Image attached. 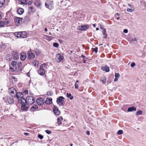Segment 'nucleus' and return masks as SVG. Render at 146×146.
Returning a JSON list of instances; mask_svg holds the SVG:
<instances>
[{"mask_svg": "<svg viewBox=\"0 0 146 146\" xmlns=\"http://www.w3.org/2000/svg\"><path fill=\"white\" fill-rule=\"evenodd\" d=\"M13 55L14 57V59L15 60H17L19 59V55L17 52H14L13 54Z\"/></svg>", "mask_w": 146, "mask_h": 146, "instance_id": "nucleus-22", "label": "nucleus"}, {"mask_svg": "<svg viewBox=\"0 0 146 146\" xmlns=\"http://www.w3.org/2000/svg\"><path fill=\"white\" fill-rule=\"evenodd\" d=\"M136 38H134L132 39L131 40L133 41H137Z\"/></svg>", "mask_w": 146, "mask_h": 146, "instance_id": "nucleus-56", "label": "nucleus"}, {"mask_svg": "<svg viewBox=\"0 0 146 146\" xmlns=\"http://www.w3.org/2000/svg\"><path fill=\"white\" fill-rule=\"evenodd\" d=\"M15 96L17 97L18 100L23 98V94L19 92L15 94Z\"/></svg>", "mask_w": 146, "mask_h": 146, "instance_id": "nucleus-15", "label": "nucleus"}, {"mask_svg": "<svg viewBox=\"0 0 146 146\" xmlns=\"http://www.w3.org/2000/svg\"><path fill=\"white\" fill-rule=\"evenodd\" d=\"M22 64L21 62H19L17 64V67L15 68V71L19 72L23 70Z\"/></svg>", "mask_w": 146, "mask_h": 146, "instance_id": "nucleus-10", "label": "nucleus"}, {"mask_svg": "<svg viewBox=\"0 0 146 146\" xmlns=\"http://www.w3.org/2000/svg\"><path fill=\"white\" fill-rule=\"evenodd\" d=\"M17 12L18 14L21 15L23 13L24 10L22 8H19L18 9Z\"/></svg>", "mask_w": 146, "mask_h": 146, "instance_id": "nucleus-23", "label": "nucleus"}, {"mask_svg": "<svg viewBox=\"0 0 146 146\" xmlns=\"http://www.w3.org/2000/svg\"><path fill=\"white\" fill-rule=\"evenodd\" d=\"M123 133V131L121 130H119L118 131V132H117V133L119 135H120L122 134Z\"/></svg>", "mask_w": 146, "mask_h": 146, "instance_id": "nucleus-38", "label": "nucleus"}, {"mask_svg": "<svg viewBox=\"0 0 146 146\" xmlns=\"http://www.w3.org/2000/svg\"><path fill=\"white\" fill-rule=\"evenodd\" d=\"M29 11L30 12H34L35 10L34 9L33 7L31 6V7L29 9Z\"/></svg>", "mask_w": 146, "mask_h": 146, "instance_id": "nucleus-35", "label": "nucleus"}, {"mask_svg": "<svg viewBox=\"0 0 146 146\" xmlns=\"http://www.w3.org/2000/svg\"><path fill=\"white\" fill-rule=\"evenodd\" d=\"M38 108V106L34 104L33 106L31 108V110L32 111H34L35 109H37Z\"/></svg>", "mask_w": 146, "mask_h": 146, "instance_id": "nucleus-28", "label": "nucleus"}, {"mask_svg": "<svg viewBox=\"0 0 146 146\" xmlns=\"http://www.w3.org/2000/svg\"><path fill=\"white\" fill-rule=\"evenodd\" d=\"M28 105L27 103L23 105H22L21 106V109L23 110L27 111L28 108Z\"/></svg>", "mask_w": 146, "mask_h": 146, "instance_id": "nucleus-19", "label": "nucleus"}, {"mask_svg": "<svg viewBox=\"0 0 146 146\" xmlns=\"http://www.w3.org/2000/svg\"><path fill=\"white\" fill-rule=\"evenodd\" d=\"M24 134L26 135H29V133H24Z\"/></svg>", "mask_w": 146, "mask_h": 146, "instance_id": "nucleus-55", "label": "nucleus"}, {"mask_svg": "<svg viewBox=\"0 0 146 146\" xmlns=\"http://www.w3.org/2000/svg\"><path fill=\"white\" fill-rule=\"evenodd\" d=\"M32 3V1L30 0L28 2H27V4L29 5H31Z\"/></svg>", "mask_w": 146, "mask_h": 146, "instance_id": "nucleus-49", "label": "nucleus"}, {"mask_svg": "<svg viewBox=\"0 0 146 146\" xmlns=\"http://www.w3.org/2000/svg\"><path fill=\"white\" fill-rule=\"evenodd\" d=\"M116 15H118V16H119L120 15H119V13H117L116 14Z\"/></svg>", "mask_w": 146, "mask_h": 146, "instance_id": "nucleus-64", "label": "nucleus"}, {"mask_svg": "<svg viewBox=\"0 0 146 146\" xmlns=\"http://www.w3.org/2000/svg\"><path fill=\"white\" fill-rule=\"evenodd\" d=\"M83 62L84 63H85L86 62V60L85 59H84L83 60Z\"/></svg>", "mask_w": 146, "mask_h": 146, "instance_id": "nucleus-60", "label": "nucleus"}, {"mask_svg": "<svg viewBox=\"0 0 146 146\" xmlns=\"http://www.w3.org/2000/svg\"><path fill=\"white\" fill-rule=\"evenodd\" d=\"M53 111L54 113L56 115H59L60 113V111L57 107L54 106L53 108Z\"/></svg>", "mask_w": 146, "mask_h": 146, "instance_id": "nucleus-13", "label": "nucleus"}, {"mask_svg": "<svg viewBox=\"0 0 146 146\" xmlns=\"http://www.w3.org/2000/svg\"><path fill=\"white\" fill-rule=\"evenodd\" d=\"M56 59L58 62H60L63 59V56L59 53L57 54L56 56Z\"/></svg>", "mask_w": 146, "mask_h": 146, "instance_id": "nucleus-14", "label": "nucleus"}, {"mask_svg": "<svg viewBox=\"0 0 146 146\" xmlns=\"http://www.w3.org/2000/svg\"><path fill=\"white\" fill-rule=\"evenodd\" d=\"M28 0H21V3L23 4L27 5V1Z\"/></svg>", "mask_w": 146, "mask_h": 146, "instance_id": "nucleus-36", "label": "nucleus"}, {"mask_svg": "<svg viewBox=\"0 0 146 146\" xmlns=\"http://www.w3.org/2000/svg\"><path fill=\"white\" fill-rule=\"evenodd\" d=\"M4 25V22L1 21H0V27H2Z\"/></svg>", "mask_w": 146, "mask_h": 146, "instance_id": "nucleus-42", "label": "nucleus"}, {"mask_svg": "<svg viewBox=\"0 0 146 146\" xmlns=\"http://www.w3.org/2000/svg\"><path fill=\"white\" fill-rule=\"evenodd\" d=\"M106 33V30L105 29H103V31H102V34L104 36V38L106 39L107 37V35Z\"/></svg>", "mask_w": 146, "mask_h": 146, "instance_id": "nucleus-27", "label": "nucleus"}, {"mask_svg": "<svg viewBox=\"0 0 146 146\" xmlns=\"http://www.w3.org/2000/svg\"><path fill=\"white\" fill-rule=\"evenodd\" d=\"M115 77L116 78H119L120 77V75L118 73H115Z\"/></svg>", "mask_w": 146, "mask_h": 146, "instance_id": "nucleus-40", "label": "nucleus"}, {"mask_svg": "<svg viewBox=\"0 0 146 146\" xmlns=\"http://www.w3.org/2000/svg\"><path fill=\"white\" fill-rule=\"evenodd\" d=\"M3 99L4 100L5 102H7L9 104H13L15 102L14 99L10 96H5L3 98Z\"/></svg>", "mask_w": 146, "mask_h": 146, "instance_id": "nucleus-2", "label": "nucleus"}, {"mask_svg": "<svg viewBox=\"0 0 146 146\" xmlns=\"http://www.w3.org/2000/svg\"><path fill=\"white\" fill-rule=\"evenodd\" d=\"M38 137L40 139H42L43 138V136L41 134L38 135Z\"/></svg>", "mask_w": 146, "mask_h": 146, "instance_id": "nucleus-43", "label": "nucleus"}, {"mask_svg": "<svg viewBox=\"0 0 146 146\" xmlns=\"http://www.w3.org/2000/svg\"><path fill=\"white\" fill-rule=\"evenodd\" d=\"M80 57H82L83 58H84L86 57V56L84 55H82Z\"/></svg>", "mask_w": 146, "mask_h": 146, "instance_id": "nucleus-59", "label": "nucleus"}, {"mask_svg": "<svg viewBox=\"0 0 146 146\" xmlns=\"http://www.w3.org/2000/svg\"><path fill=\"white\" fill-rule=\"evenodd\" d=\"M93 26L94 27H96V24H94L93 25Z\"/></svg>", "mask_w": 146, "mask_h": 146, "instance_id": "nucleus-61", "label": "nucleus"}, {"mask_svg": "<svg viewBox=\"0 0 146 146\" xmlns=\"http://www.w3.org/2000/svg\"><path fill=\"white\" fill-rule=\"evenodd\" d=\"M26 100L27 104L31 105L33 104L35 102V100L34 97L29 96L26 97Z\"/></svg>", "mask_w": 146, "mask_h": 146, "instance_id": "nucleus-1", "label": "nucleus"}, {"mask_svg": "<svg viewBox=\"0 0 146 146\" xmlns=\"http://www.w3.org/2000/svg\"><path fill=\"white\" fill-rule=\"evenodd\" d=\"M46 66L45 64H41L40 66L39 69L38 70V74L41 76L44 75L45 73V71L43 67Z\"/></svg>", "mask_w": 146, "mask_h": 146, "instance_id": "nucleus-3", "label": "nucleus"}, {"mask_svg": "<svg viewBox=\"0 0 146 146\" xmlns=\"http://www.w3.org/2000/svg\"><path fill=\"white\" fill-rule=\"evenodd\" d=\"M66 95L67 96L68 98H69V99L71 100H72L74 98V97L72 96L71 94L70 93L68 94L67 93L66 94Z\"/></svg>", "mask_w": 146, "mask_h": 146, "instance_id": "nucleus-32", "label": "nucleus"}, {"mask_svg": "<svg viewBox=\"0 0 146 146\" xmlns=\"http://www.w3.org/2000/svg\"><path fill=\"white\" fill-rule=\"evenodd\" d=\"M27 55H28V58L29 59H33L35 57V54L31 52V50L28 51Z\"/></svg>", "mask_w": 146, "mask_h": 146, "instance_id": "nucleus-11", "label": "nucleus"}, {"mask_svg": "<svg viewBox=\"0 0 146 146\" xmlns=\"http://www.w3.org/2000/svg\"><path fill=\"white\" fill-rule=\"evenodd\" d=\"M35 52L37 55H39L40 53V51L39 49L37 48H36L35 50Z\"/></svg>", "mask_w": 146, "mask_h": 146, "instance_id": "nucleus-34", "label": "nucleus"}, {"mask_svg": "<svg viewBox=\"0 0 146 146\" xmlns=\"http://www.w3.org/2000/svg\"><path fill=\"white\" fill-rule=\"evenodd\" d=\"M52 99L50 98H47L45 101V103L47 104H50L52 102Z\"/></svg>", "mask_w": 146, "mask_h": 146, "instance_id": "nucleus-21", "label": "nucleus"}, {"mask_svg": "<svg viewBox=\"0 0 146 146\" xmlns=\"http://www.w3.org/2000/svg\"><path fill=\"white\" fill-rule=\"evenodd\" d=\"M18 33V38H20L21 37V32H17Z\"/></svg>", "mask_w": 146, "mask_h": 146, "instance_id": "nucleus-45", "label": "nucleus"}, {"mask_svg": "<svg viewBox=\"0 0 146 146\" xmlns=\"http://www.w3.org/2000/svg\"><path fill=\"white\" fill-rule=\"evenodd\" d=\"M98 48L97 47H96L94 49V51L96 53H97L98 52Z\"/></svg>", "mask_w": 146, "mask_h": 146, "instance_id": "nucleus-47", "label": "nucleus"}, {"mask_svg": "<svg viewBox=\"0 0 146 146\" xmlns=\"http://www.w3.org/2000/svg\"><path fill=\"white\" fill-rule=\"evenodd\" d=\"M136 108L135 107H131L128 108L127 110V111H136Z\"/></svg>", "mask_w": 146, "mask_h": 146, "instance_id": "nucleus-25", "label": "nucleus"}, {"mask_svg": "<svg viewBox=\"0 0 146 146\" xmlns=\"http://www.w3.org/2000/svg\"><path fill=\"white\" fill-rule=\"evenodd\" d=\"M47 31V28H45L44 29V31L45 32H46Z\"/></svg>", "mask_w": 146, "mask_h": 146, "instance_id": "nucleus-62", "label": "nucleus"}, {"mask_svg": "<svg viewBox=\"0 0 146 146\" xmlns=\"http://www.w3.org/2000/svg\"><path fill=\"white\" fill-rule=\"evenodd\" d=\"M52 94L51 92H48L47 93L46 95L48 96H50L52 95Z\"/></svg>", "mask_w": 146, "mask_h": 146, "instance_id": "nucleus-41", "label": "nucleus"}, {"mask_svg": "<svg viewBox=\"0 0 146 146\" xmlns=\"http://www.w3.org/2000/svg\"><path fill=\"white\" fill-rule=\"evenodd\" d=\"M101 69L104 71H105L106 72H108L110 71V68L107 65H106L104 66L101 67Z\"/></svg>", "mask_w": 146, "mask_h": 146, "instance_id": "nucleus-16", "label": "nucleus"}, {"mask_svg": "<svg viewBox=\"0 0 146 146\" xmlns=\"http://www.w3.org/2000/svg\"><path fill=\"white\" fill-rule=\"evenodd\" d=\"M120 19V17H117V20H119Z\"/></svg>", "mask_w": 146, "mask_h": 146, "instance_id": "nucleus-63", "label": "nucleus"}, {"mask_svg": "<svg viewBox=\"0 0 146 146\" xmlns=\"http://www.w3.org/2000/svg\"><path fill=\"white\" fill-rule=\"evenodd\" d=\"M45 131L46 133H48L49 134L51 133V131L50 130H46Z\"/></svg>", "mask_w": 146, "mask_h": 146, "instance_id": "nucleus-46", "label": "nucleus"}, {"mask_svg": "<svg viewBox=\"0 0 146 146\" xmlns=\"http://www.w3.org/2000/svg\"><path fill=\"white\" fill-rule=\"evenodd\" d=\"M135 65V64L134 62H133L131 64V67H133Z\"/></svg>", "mask_w": 146, "mask_h": 146, "instance_id": "nucleus-50", "label": "nucleus"}, {"mask_svg": "<svg viewBox=\"0 0 146 146\" xmlns=\"http://www.w3.org/2000/svg\"><path fill=\"white\" fill-rule=\"evenodd\" d=\"M17 80V79L15 77H13L12 79V82L13 84H15Z\"/></svg>", "mask_w": 146, "mask_h": 146, "instance_id": "nucleus-29", "label": "nucleus"}, {"mask_svg": "<svg viewBox=\"0 0 146 146\" xmlns=\"http://www.w3.org/2000/svg\"><path fill=\"white\" fill-rule=\"evenodd\" d=\"M24 93L25 94H28V91L27 90H25L24 91Z\"/></svg>", "mask_w": 146, "mask_h": 146, "instance_id": "nucleus-53", "label": "nucleus"}, {"mask_svg": "<svg viewBox=\"0 0 146 146\" xmlns=\"http://www.w3.org/2000/svg\"><path fill=\"white\" fill-rule=\"evenodd\" d=\"M13 35H14L15 36L18 37V33L17 32H15L14 33H13Z\"/></svg>", "mask_w": 146, "mask_h": 146, "instance_id": "nucleus-51", "label": "nucleus"}, {"mask_svg": "<svg viewBox=\"0 0 146 146\" xmlns=\"http://www.w3.org/2000/svg\"><path fill=\"white\" fill-rule=\"evenodd\" d=\"M100 81L104 83H106V78L104 76L101 77L100 78Z\"/></svg>", "mask_w": 146, "mask_h": 146, "instance_id": "nucleus-31", "label": "nucleus"}, {"mask_svg": "<svg viewBox=\"0 0 146 146\" xmlns=\"http://www.w3.org/2000/svg\"><path fill=\"white\" fill-rule=\"evenodd\" d=\"M127 11L128 12H132L133 11V9H131L128 8L127 9Z\"/></svg>", "mask_w": 146, "mask_h": 146, "instance_id": "nucleus-44", "label": "nucleus"}, {"mask_svg": "<svg viewBox=\"0 0 146 146\" xmlns=\"http://www.w3.org/2000/svg\"><path fill=\"white\" fill-rule=\"evenodd\" d=\"M142 113V111L141 110H139L136 113V115H141Z\"/></svg>", "mask_w": 146, "mask_h": 146, "instance_id": "nucleus-37", "label": "nucleus"}, {"mask_svg": "<svg viewBox=\"0 0 146 146\" xmlns=\"http://www.w3.org/2000/svg\"><path fill=\"white\" fill-rule=\"evenodd\" d=\"M27 37V33L25 32H21V37L25 38Z\"/></svg>", "mask_w": 146, "mask_h": 146, "instance_id": "nucleus-26", "label": "nucleus"}, {"mask_svg": "<svg viewBox=\"0 0 146 146\" xmlns=\"http://www.w3.org/2000/svg\"><path fill=\"white\" fill-rule=\"evenodd\" d=\"M18 101L19 102L21 105H23L26 103V99L24 98L18 100Z\"/></svg>", "mask_w": 146, "mask_h": 146, "instance_id": "nucleus-18", "label": "nucleus"}, {"mask_svg": "<svg viewBox=\"0 0 146 146\" xmlns=\"http://www.w3.org/2000/svg\"><path fill=\"white\" fill-rule=\"evenodd\" d=\"M5 3V0H0V8L2 7Z\"/></svg>", "mask_w": 146, "mask_h": 146, "instance_id": "nucleus-30", "label": "nucleus"}, {"mask_svg": "<svg viewBox=\"0 0 146 146\" xmlns=\"http://www.w3.org/2000/svg\"><path fill=\"white\" fill-rule=\"evenodd\" d=\"M63 118L62 116L59 117L57 118V122L58 125H59L61 124V121L63 120Z\"/></svg>", "mask_w": 146, "mask_h": 146, "instance_id": "nucleus-24", "label": "nucleus"}, {"mask_svg": "<svg viewBox=\"0 0 146 146\" xmlns=\"http://www.w3.org/2000/svg\"><path fill=\"white\" fill-rule=\"evenodd\" d=\"M39 64L38 62L36 60H35L33 63V65L36 67Z\"/></svg>", "mask_w": 146, "mask_h": 146, "instance_id": "nucleus-33", "label": "nucleus"}, {"mask_svg": "<svg viewBox=\"0 0 146 146\" xmlns=\"http://www.w3.org/2000/svg\"><path fill=\"white\" fill-rule=\"evenodd\" d=\"M99 28H100V29H103V27L102 26V25H100V26H99Z\"/></svg>", "mask_w": 146, "mask_h": 146, "instance_id": "nucleus-57", "label": "nucleus"}, {"mask_svg": "<svg viewBox=\"0 0 146 146\" xmlns=\"http://www.w3.org/2000/svg\"><path fill=\"white\" fill-rule=\"evenodd\" d=\"M26 58V54L24 53H22L20 54V59L21 60L23 61L25 60Z\"/></svg>", "mask_w": 146, "mask_h": 146, "instance_id": "nucleus-20", "label": "nucleus"}, {"mask_svg": "<svg viewBox=\"0 0 146 146\" xmlns=\"http://www.w3.org/2000/svg\"><path fill=\"white\" fill-rule=\"evenodd\" d=\"M46 7L49 10H51L54 8L53 1L47 0L45 3Z\"/></svg>", "mask_w": 146, "mask_h": 146, "instance_id": "nucleus-4", "label": "nucleus"}, {"mask_svg": "<svg viewBox=\"0 0 146 146\" xmlns=\"http://www.w3.org/2000/svg\"><path fill=\"white\" fill-rule=\"evenodd\" d=\"M8 92L11 96L15 97L17 93V90L14 88L11 87L10 88Z\"/></svg>", "mask_w": 146, "mask_h": 146, "instance_id": "nucleus-9", "label": "nucleus"}, {"mask_svg": "<svg viewBox=\"0 0 146 146\" xmlns=\"http://www.w3.org/2000/svg\"><path fill=\"white\" fill-rule=\"evenodd\" d=\"M90 25H88L78 26L77 29L82 31H86L88 29L90 28Z\"/></svg>", "mask_w": 146, "mask_h": 146, "instance_id": "nucleus-6", "label": "nucleus"}, {"mask_svg": "<svg viewBox=\"0 0 146 146\" xmlns=\"http://www.w3.org/2000/svg\"><path fill=\"white\" fill-rule=\"evenodd\" d=\"M17 62L16 61H13L11 62V65L12 67H10V69L11 72H13L15 71V68L17 67Z\"/></svg>", "mask_w": 146, "mask_h": 146, "instance_id": "nucleus-8", "label": "nucleus"}, {"mask_svg": "<svg viewBox=\"0 0 146 146\" xmlns=\"http://www.w3.org/2000/svg\"><path fill=\"white\" fill-rule=\"evenodd\" d=\"M117 80H118V78H117L115 77V78L114 79V81L115 82H116Z\"/></svg>", "mask_w": 146, "mask_h": 146, "instance_id": "nucleus-58", "label": "nucleus"}, {"mask_svg": "<svg viewBox=\"0 0 146 146\" xmlns=\"http://www.w3.org/2000/svg\"><path fill=\"white\" fill-rule=\"evenodd\" d=\"M128 31V30L127 29H124L123 31V32L125 33H127Z\"/></svg>", "mask_w": 146, "mask_h": 146, "instance_id": "nucleus-52", "label": "nucleus"}, {"mask_svg": "<svg viewBox=\"0 0 146 146\" xmlns=\"http://www.w3.org/2000/svg\"><path fill=\"white\" fill-rule=\"evenodd\" d=\"M75 88L76 89H78V85L77 84V83H76L74 85Z\"/></svg>", "mask_w": 146, "mask_h": 146, "instance_id": "nucleus-48", "label": "nucleus"}, {"mask_svg": "<svg viewBox=\"0 0 146 146\" xmlns=\"http://www.w3.org/2000/svg\"><path fill=\"white\" fill-rule=\"evenodd\" d=\"M22 18L19 17H15L14 19V21L15 22V24L17 26L21 25L22 23Z\"/></svg>", "mask_w": 146, "mask_h": 146, "instance_id": "nucleus-5", "label": "nucleus"}, {"mask_svg": "<svg viewBox=\"0 0 146 146\" xmlns=\"http://www.w3.org/2000/svg\"><path fill=\"white\" fill-rule=\"evenodd\" d=\"M53 46L55 47H58V46L59 44L57 43L54 42L53 44Z\"/></svg>", "mask_w": 146, "mask_h": 146, "instance_id": "nucleus-39", "label": "nucleus"}, {"mask_svg": "<svg viewBox=\"0 0 146 146\" xmlns=\"http://www.w3.org/2000/svg\"><path fill=\"white\" fill-rule=\"evenodd\" d=\"M86 133L87 135H89L90 134V132L89 131H87Z\"/></svg>", "mask_w": 146, "mask_h": 146, "instance_id": "nucleus-54", "label": "nucleus"}, {"mask_svg": "<svg viewBox=\"0 0 146 146\" xmlns=\"http://www.w3.org/2000/svg\"><path fill=\"white\" fill-rule=\"evenodd\" d=\"M65 98L62 96H60L57 99L56 102L60 106H63L64 104L63 102L64 101Z\"/></svg>", "mask_w": 146, "mask_h": 146, "instance_id": "nucleus-7", "label": "nucleus"}, {"mask_svg": "<svg viewBox=\"0 0 146 146\" xmlns=\"http://www.w3.org/2000/svg\"><path fill=\"white\" fill-rule=\"evenodd\" d=\"M35 5L38 8H40L41 3L40 1L38 0H36L35 1Z\"/></svg>", "mask_w": 146, "mask_h": 146, "instance_id": "nucleus-17", "label": "nucleus"}, {"mask_svg": "<svg viewBox=\"0 0 146 146\" xmlns=\"http://www.w3.org/2000/svg\"><path fill=\"white\" fill-rule=\"evenodd\" d=\"M44 100L42 98H39L36 100V102L39 105H42L44 103Z\"/></svg>", "mask_w": 146, "mask_h": 146, "instance_id": "nucleus-12", "label": "nucleus"}]
</instances>
